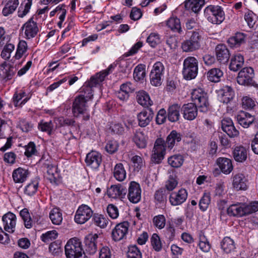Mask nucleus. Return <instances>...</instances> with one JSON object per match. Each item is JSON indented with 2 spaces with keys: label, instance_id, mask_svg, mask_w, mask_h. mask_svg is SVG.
<instances>
[{
  "label": "nucleus",
  "instance_id": "obj_20",
  "mask_svg": "<svg viewBox=\"0 0 258 258\" xmlns=\"http://www.w3.org/2000/svg\"><path fill=\"white\" fill-rule=\"evenodd\" d=\"M238 123L244 128H247L254 120V117L248 112L241 111L236 116Z\"/></svg>",
  "mask_w": 258,
  "mask_h": 258
},
{
  "label": "nucleus",
  "instance_id": "obj_15",
  "mask_svg": "<svg viewBox=\"0 0 258 258\" xmlns=\"http://www.w3.org/2000/svg\"><path fill=\"white\" fill-rule=\"evenodd\" d=\"M16 216L11 212L4 214L2 217V221L4 229L9 233H13L16 228Z\"/></svg>",
  "mask_w": 258,
  "mask_h": 258
},
{
  "label": "nucleus",
  "instance_id": "obj_49",
  "mask_svg": "<svg viewBox=\"0 0 258 258\" xmlns=\"http://www.w3.org/2000/svg\"><path fill=\"white\" fill-rule=\"evenodd\" d=\"M200 47V42L191 41L189 39L184 41L181 46L183 51L185 52L193 51L199 49Z\"/></svg>",
  "mask_w": 258,
  "mask_h": 258
},
{
  "label": "nucleus",
  "instance_id": "obj_53",
  "mask_svg": "<svg viewBox=\"0 0 258 258\" xmlns=\"http://www.w3.org/2000/svg\"><path fill=\"white\" fill-rule=\"evenodd\" d=\"M15 49V45L11 43L7 44L4 46L1 53V56L5 60H8L10 58L11 53Z\"/></svg>",
  "mask_w": 258,
  "mask_h": 258
},
{
  "label": "nucleus",
  "instance_id": "obj_50",
  "mask_svg": "<svg viewBox=\"0 0 258 258\" xmlns=\"http://www.w3.org/2000/svg\"><path fill=\"white\" fill-rule=\"evenodd\" d=\"M32 4V0H25L19 8L18 16L19 17L23 18L30 11Z\"/></svg>",
  "mask_w": 258,
  "mask_h": 258
},
{
  "label": "nucleus",
  "instance_id": "obj_13",
  "mask_svg": "<svg viewBox=\"0 0 258 258\" xmlns=\"http://www.w3.org/2000/svg\"><path fill=\"white\" fill-rule=\"evenodd\" d=\"M253 77V69L250 67L244 68L239 72L237 82L240 85L247 86L252 83Z\"/></svg>",
  "mask_w": 258,
  "mask_h": 258
},
{
  "label": "nucleus",
  "instance_id": "obj_17",
  "mask_svg": "<svg viewBox=\"0 0 258 258\" xmlns=\"http://www.w3.org/2000/svg\"><path fill=\"white\" fill-rule=\"evenodd\" d=\"M85 162L88 166L97 169L102 162V156L98 152L93 151L87 154Z\"/></svg>",
  "mask_w": 258,
  "mask_h": 258
},
{
  "label": "nucleus",
  "instance_id": "obj_12",
  "mask_svg": "<svg viewBox=\"0 0 258 258\" xmlns=\"http://www.w3.org/2000/svg\"><path fill=\"white\" fill-rule=\"evenodd\" d=\"M21 30L24 34V37L27 39L35 37L39 31L37 23L34 22L32 18L23 25Z\"/></svg>",
  "mask_w": 258,
  "mask_h": 258
},
{
  "label": "nucleus",
  "instance_id": "obj_42",
  "mask_svg": "<svg viewBox=\"0 0 258 258\" xmlns=\"http://www.w3.org/2000/svg\"><path fill=\"white\" fill-rule=\"evenodd\" d=\"M39 181L35 179L28 183L24 188V194L28 196H34L37 192L38 188Z\"/></svg>",
  "mask_w": 258,
  "mask_h": 258
},
{
  "label": "nucleus",
  "instance_id": "obj_44",
  "mask_svg": "<svg viewBox=\"0 0 258 258\" xmlns=\"http://www.w3.org/2000/svg\"><path fill=\"white\" fill-rule=\"evenodd\" d=\"M184 160V157L182 155L175 154L168 158V163L172 167L178 168L182 166Z\"/></svg>",
  "mask_w": 258,
  "mask_h": 258
},
{
  "label": "nucleus",
  "instance_id": "obj_39",
  "mask_svg": "<svg viewBox=\"0 0 258 258\" xmlns=\"http://www.w3.org/2000/svg\"><path fill=\"white\" fill-rule=\"evenodd\" d=\"M223 72L218 68H213L210 70L207 73L208 80L212 82H219L223 77Z\"/></svg>",
  "mask_w": 258,
  "mask_h": 258
},
{
  "label": "nucleus",
  "instance_id": "obj_38",
  "mask_svg": "<svg viewBox=\"0 0 258 258\" xmlns=\"http://www.w3.org/2000/svg\"><path fill=\"white\" fill-rule=\"evenodd\" d=\"M126 171L122 163L116 164L114 167L113 176L118 181H122L126 178Z\"/></svg>",
  "mask_w": 258,
  "mask_h": 258
},
{
  "label": "nucleus",
  "instance_id": "obj_35",
  "mask_svg": "<svg viewBox=\"0 0 258 258\" xmlns=\"http://www.w3.org/2000/svg\"><path fill=\"white\" fill-rule=\"evenodd\" d=\"M97 238V236L95 235L85 239L86 250L89 254H93L96 252L97 245L96 240Z\"/></svg>",
  "mask_w": 258,
  "mask_h": 258
},
{
  "label": "nucleus",
  "instance_id": "obj_46",
  "mask_svg": "<svg viewBox=\"0 0 258 258\" xmlns=\"http://www.w3.org/2000/svg\"><path fill=\"white\" fill-rule=\"evenodd\" d=\"M93 219L95 225L101 228H106L110 221L108 218L103 215L98 214H95Z\"/></svg>",
  "mask_w": 258,
  "mask_h": 258
},
{
  "label": "nucleus",
  "instance_id": "obj_24",
  "mask_svg": "<svg viewBox=\"0 0 258 258\" xmlns=\"http://www.w3.org/2000/svg\"><path fill=\"white\" fill-rule=\"evenodd\" d=\"M216 163L222 173L229 174L233 169L232 161L225 157H219L216 160Z\"/></svg>",
  "mask_w": 258,
  "mask_h": 258
},
{
  "label": "nucleus",
  "instance_id": "obj_25",
  "mask_svg": "<svg viewBox=\"0 0 258 258\" xmlns=\"http://www.w3.org/2000/svg\"><path fill=\"white\" fill-rule=\"evenodd\" d=\"M29 172L27 169L19 167L15 169L12 173V177L15 183H23L28 178Z\"/></svg>",
  "mask_w": 258,
  "mask_h": 258
},
{
  "label": "nucleus",
  "instance_id": "obj_41",
  "mask_svg": "<svg viewBox=\"0 0 258 258\" xmlns=\"http://www.w3.org/2000/svg\"><path fill=\"white\" fill-rule=\"evenodd\" d=\"M166 25L173 32L180 33L182 31L180 20L177 17H172L169 18L167 21Z\"/></svg>",
  "mask_w": 258,
  "mask_h": 258
},
{
  "label": "nucleus",
  "instance_id": "obj_48",
  "mask_svg": "<svg viewBox=\"0 0 258 258\" xmlns=\"http://www.w3.org/2000/svg\"><path fill=\"white\" fill-rule=\"evenodd\" d=\"M28 49L27 42L25 40H20L17 45V48L14 58L16 59H19L25 54Z\"/></svg>",
  "mask_w": 258,
  "mask_h": 258
},
{
  "label": "nucleus",
  "instance_id": "obj_47",
  "mask_svg": "<svg viewBox=\"0 0 258 258\" xmlns=\"http://www.w3.org/2000/svg\"><path fill=\"white\" fill-rule=\"evenodd\" d=\"M134 78L136 81L143 80L146 76L145 66L139 64L134 69Z\"/></svg>",
  "mask_w": 258,
  "mask_h": 258
},
{
  "label": "nucleus",
  "instance_id": "obj_9",
  "mask_svg": "<svg viewBox=\"0 0 258 258\" xmlns=\"http://www.w3.org/2000/svg\"><path fill=\"white\" fill-rule=\"evenodd\" d=\"M92 215L91 208L87 205L83 204L77 210L74 220L77 223L82 224L88 221Z\"/></svg>",
  "mask_w": 258,
  "mask_h": 258
},
{
  "label": "nucleus",
  "instance_id": "obj_62",
  "mask_svg": "<svg viewBox=\"0 0 258 258\" xmlns=\"http://www.w3.org/2000/svg\"><path fill=\"white\" fill-rule=\"evenodd\" d=\"M200 248L204 252H208L211 248V245L207 239L204 236H201L199 243Z\"/></svg>",
  "mask_w": 258,
  "mask_h": 258
},
{
  "label": "nucleus",
  "instance_id": "obj_18",
  "mask_svg": "<svg viewBox=\"0 0 258 258\" xmlns=\"http://www.w3.org/2000/svg\"><path fill=\"white\" fill-rule=\"evenodd\" d=\"M198 106L193 103L184 104L181 108L183 116L184 119L192 120L198 115Z\"/></svg>",
  "mask_w": 258,
  "mask_h": 258
},
{
  "label": "nucleus",
  "instance_id": "obj_37",
  "mask_svg": "<svg viewBox=\"0 0 258 258\" xmlns=\"http://www.w3.org/2000/svg\"><path fill=\"white\" fill-rule=\"evenodd\" d=\"M26 92L23 90L16 91L13 97V102L15 107H21L23 105L25 104L29 100L28 98H24L21 102L20 100L26 96Z\"/></svg>",
  "mask_w": 258,
  "mask_h": 258
},
{
  "label": "nucleus",
  "instance_id": "obj_56",
  "mask_svg": "<svg viewBox=\"0 0 258 258\" xmlns=\"http://www.w3.org/2000/svg\"><path fill=\"white\" fill-rule=\"evenodd\" d=\"M20 215L24 221L25 227L30 228L32 226V221L27 209H24L20 212Z\"/></svg>",
  "mask_w": 258,
  "mask_h": 258
},
{
  "label": "nucleus",
  "instance_id": "obj_45",
  "mask_svg": "<svg viewBox=\"0 0 258 258\" xmlns=\"http://www.w3.org/2000/svg\"><path fill=\"white\" fill-rule=\"evenodd\" d=\"M49 218L54 225H60L62 221V214L58 208H53L50 211Z\"/></svg>",
  "mask_w": 258,
  "mask_h": 258
},
{
  "label": "nucleus",
  "instance_id": "obj_40",
  "mask_svg": "<svg viewBox=\"0 0 258 258\" xmlns=\"http://www.w3.org/2000/svg\"><path fill=\"white\" fill-rule=\"evenodd\" d=\"M221 247L226 253H230L235 248V243L233 239L229 237H225L221 242Z\"/></svg>",
  "mask_w": 258,
  "mask_h": 258
},
{
  "label": "nucleus",
  "instance_id": "obj_1",
  "mask_svg": "<svg viewBox=\"0 0 258 258\" xmlns=\"http://www.w3.org/2000/svg\"><path fill=\"white\" fill-rule=\"evenodd\" d=\"M80 90V94L76 97L72 105V112L75 117L85 113L88 110L87 103L93 96V89L87 86H83Z\"/></svg>",
  "mask_w": 258,
  "mask_h": 258
},
{
  "label": "nucleus",
  "instance_id": "obj_54",
  "mask_svg": "<svg viewBox=\"0 0 258 258\" xmlns=\"http://www.w3.org/2000/svg\"><path fill=\"white\" fill-rule=\"evenodd\" d=\"M58 233L57 231L53 230L43 233L41 236V239L44 242L48 243L56 239Z\"/></svg>",
  "mask_w": 258,
  "mask_h": 258
},
{
  "label": "nucleus",
  "instance_id": "obj_59",
  "mask_svg": "<svg viewBox=\"0 0 258 258\" xmlns=\"http://www.w3.org/2000/svg\"><path fill=\"white\" fill-rule=\"evenodd\" d=\"M108 216L112 219H116L119 217V210L118 208L113 204H109L106 208Z\"/></svg>",
  "mask_w": 258,
  "mask_h": 258
},
{
  "label": "nucleus",
  "instance_id": "obj_51",
  "mask_svg": "<svg viewBox=\"0 0 258 258\" xmlns=\"http://www.w3.org/2000/svg\"><path fill=\"white\" fill-rule=\"evenodd\" d=\"M146 41L151 47L154 48L161 43V37L158 33L153 32L147 37Z\"/></svg>",
  "mask_w": 258,
  "mask_h": 258
},
{
  "label": "nucleus",
  "instance_id": "obj_30",
  "mask_svg": "<svg viewBox=\"0 0 258 258\" xmlns=\"http://www.w3.org/2000/svg\"><path fill=\"white\" fill-rule=\"evenodd\" d=\"M136 99L139 104L145 107H149L153 105L149 94L144 91H140L137 95Z\"/></svg>",
  "mask_w": 258,
  "mask_h": 258
},
{
  "label": "nucleus",
  "instance_id": "obj_61",
  "mask_svg": "<svg viewBox=\"0 0 258 258\" xmlns=\"http://www.w3.org/2000/svg\"><path fill=\"white\" fill-rule=\"evenodd\" d=\"M155 200L159 203H164L166 201V191L164 189L160 188L156 190L154 194Z\"/></svg>",
  "mask_w": 258,
  "mask_h": 258
},
{
  "label": "nucleus",
  "instance_id": "obj_60",
  "mask_svg": "<svg viewBox=\"0 0 258 258\" xmlns=\"http://www.w3.org/2000/svg\"><path fill=\"white\" fill-rule=\"evenodd\" d=\"M178 181L176 176L170 175L165 183V187L168 191H172L177 186Z\"/></svg>",
  "mask_w": 258,
  "mask_h": 258
},
{
  "label": "nucleus",
  "instance_id": "obj_55",
  "mask_svg": "<svg viewBox=\"0 0 258 258\" xmlns=\"http://www.w3.org/2000/svg\"><path fill=\"white\" fill-rule=\"evenodd\" d=\"M127 258H142V253L136 245H131L128 248Z\"/></svg>",
  "mask_w": 258,
  "mask_h": 258
},
{
  "label": "nucleus",
  "instance_id": "obj_10",
  "mask_svg": "<svg viewBox=\"0 0 258 258\" xmlns=\"http://www.w3.org/2000/svg\"><path fill=\"white\" fill-rule=\"evenodd\" d=\"M142 189L140 184L136 181L130 182L128 187L127 198L134 204L139 203L141 199Z\"/></svg>",
  "mask_w": 258,
  "mask_h": 258
},
{
  "label": "nucleus",
  "instance_id": "obj_34",
  "mask_svg": "<svg viewBox=\"0 0 258 258\" xmlns=\"http://www.w3.org/2000/svg\"><path fill=\"white\" fill-rule=\"evenodd\" d=\"M204 4L205 0H188L185 3V7L187 9L198 13Z\"/></svg>",
  "mask_w": 258,
  "mask_h": 258
},
{
  "label": "nucleus",
  "instance_id": "obj_6",
  "mask_svg": "<svg viewBox=\"0 0 258 258\" xmlns=\"http://www.w3.org/2000/svg\"><path fill=\"white\" fill-rule=\"evenodd\" d=\"M192 100L198 106L201 112H206L208 110L209 103L207 94L203 89H195L191 93Z\"/></svg>",
  "mask_w": 258,
  "mask_h": 258
},
{
  "label": "nucleus",
  "instance_id": "obj_22",
  "mask_svg": "<svg viewBox=\"0 0 258 258\" xmlns=\"http://www.w3.org/2000/svg\"><path fill=\"white\" fill-rule=\"evenodd\" d=\"M153 112L151 109L143 110L138 113L137 118L139 125L141 127H145L148 125L153 117Z\"/></svg>",
  "mask_w": 258,
  "mask_h": 258
},
{
  "label": "nucleus",
  "instance_id": "obj_5",
  "mask_svg": "<svg viewBox=\"0 0 258 258\" xmlns=\"http://www.w3.org/2000/svg\"><path fill=\"white\" fill-rule=\"evenodd\" d=\"M199 62L197 58L194 56L186 57L183 62L182 71L183 78L186 80L195 79L198 73Z\"/></svg>",
  "mask_w": 258,
  "mask_h": 258
},
{
  "label": "nucleus",
  "instance_id": "obj_4",
  "mask_svg": "<svg viewBox=\"0 0 258 258\" xmlns=\"http://www.w3.org/2000/svg\"><path fill=\"white\" fill-rule=\"evenodd\" d=\"M204 16L208 21L213 24L219 25L225 20L223 9L218 5H209L204 10Z\"/></svg>",
  "mask_w": 258,
  "mask_h": 258
},
{
  "label": "nucleus",
  "instance_id": "obj_11",
  "mask_svg": "<svg viewBox=\"0 0 258 258\" xmlns=\"http://www.w3.org/2000/svg\"><path fill=\"white\" fill-rule=\"evenodd\" d=\"M130 223L123 221L116 225L112 231V239L115 241H120L124 238L128 233Z\"/></svg>",
  "mask_w": 258,
  "mask_h": 258
},
{
  "label": "nucleus",
  "instance_id": "obj_8",
  "mask_svg": "<svg viewBox=\"0 0 258 258\" xmlns=\"http://www.w3.org/2000/svg\"><path fill=\"white\" fill-rule=\"evenodd\" d=\"M165 141L161 138L156 140L152 154V161L157 164L160 163L165 155Z\"/></svg>",
  "mask_w": 258,
  "mask_h": 258
},
{
  "label": "nucleus",
  "instance_id": "obj_43",
  "mask_svg": "<svg viewBox=\"0 0 258 258\" xmlns=\"http://www.w3.org/2000/svg\"><path fill=\"white\" fill-rule=\"evenodd\" d=\"M19 4L18 0H9L3 10V14L5 16H7L13 13L17 8Z\"/></svg>",
  "mask_w": 258,
  "mask_h": 258
},
{
  "label": "nucleus",
  "instance_id": "obj_7",
  "mask_svg": "<svg viewBox=\"0 0 258 258\" xmlns=\"http://www.w3.org/2000/svg\"><path fill=\"white\" fill-rule=\"evenodd\" d=\"M113 70V64L109 65L106 69L100 71L92 76L89 81L85 82L83 86H87L92 89L93 87L100 85L105 80L106 77L111 74Z\"/></svg>",
  "mask_w": 258,
  "mask_h": 258
},
{
  "label": "nucleus",
  "instance_id": "obj_32",
  "mask_svg": "<svg viewBox=\"0 0 258 258\" xmlns=\"http://www.w3.org/2000/svg\"><path fill=\"white\" fill-rule=\"evenodd\" d=\"M243 63V56L240 54H237L231 58L229 69L231 71L236 72L242 67Z\"/></svg>",
  "mask_w": 258,
  "mask_h": 258
},
{
  "label": "nucleus",
  "instance_id": "obj_52",
  "mask_svg": "<svg viewBox=\"0 0 258 258\" xmlns=\"http://www.w3.org/2000/svg\"><path fill=\"white\" fill-rule=\"evenodd\" d=\"M211 203V197L209 193L205 192L203 194L199 201V207L201 211H206Z\"/></svg>",
  "mask_w": 258,
  "mask_h": 258
},
{
  "label": "nucleus",
  "instance_id": "obj_64",
  "mask_svg": "<svg viewBox=\"0 0 258 258\" xmlns=\"http://www.w3.org/2000/svg\"><path fill=\"white\" fill-rule=\"evenodd\" d=\"M118 148V144L114 140L109 141L105 146L106 151L110 154H113L116 152Z\"/></svg>",
  "mask_w": 258,
  "mask_h": 258
},
{
  "label": "nucleus",
  "instance_id": "obj_16",
  "mask_svg": "<svg viewBox=\"0 0 258 258\" xmlns=\"http://www.w3.org/2000/svg\"><path fill=\"white\" fill-rule=\"evenodd\" d=\"M217 94L218 99L225 104L231 103L235 96L233 89L228 86H224L218 90Z\"/></svg>",
  "mask_w": 258,
  "mask_h": 258
},
{
  "label": "nucleus",
  "instance_id": "obj_31",
  "mask_svg": "<svg viewBox=\"0 0 258 258\" xmlns=\"http://www.w3.org/2000/svg\"><path fill=\"white\" fill-rule=\"evenodd\" d=\"M245 35L243 33L237 32L234 36L231 37L227 40V43L230 47H236L244 43Z\"/></svg>",
  "mask_w": 258,
  "mask_h": 258
},
{
  "label": "nucleus",
  "instance_id": "obj_26",
  "mask_svg": "<svg viewBox=\"0 0 258 258\" xmlns=\"http://www.w3.org/2000/svg\"><path fill=\"white\" fill-rule=\"evenodd\" d=\"M148 137L140 129L137 130L133 136V140L139 148H145L147 144Z\"/></svg>",
  "mask_w": 258,
  "mask_h": 258
},
{
  "label": "nucleus",
  "instance_id": "obj_19",
  "mask_svg": "<svg viewBox=\"0 0 258 258\" xmlns=\"http://www.w3.org/2000/svg\"><path fill=\"white\" fill-rule=\"evenodd\" d=\"M181 135L175 130L172 131L166 138L165 141V148L171 150L175 146H177L181 140Z\"/></svg>",
  "mask_w": 258,
  "mask_h": 258
},
{
  "label": "nucleus",
  "instance_id": "obj_27",
  "mask_svg": "<svg viewBox=\"0 0 258 258\" xmlns=\"http://www.w3.org/2000/svg\"><path fill=\"white\" fill-rule=\"evenodd\" d=\"M247 153L246 148L242 146H237L233 149L232 154L236 161L243 162L247 159Z\"/></svg>",
  "mask_w": 258,
  "mask_h": 258
},
{
  "label": "nucleus",
  "instance_id": "obj_29",
  "mask_svg": "<svg viewBox=\"0 0 258 258\" xmlns=\"http://www.w3.org/2000/svg\"><path fill=\"white\" fill-rule=\"evenodd\" d=\"M181 110L180 106L175 103L170 105L168 109L167 117L171 122H175L179 120L180 117V111Z\"/></svg>",
  "mask_w": 258,
  "mask_h": 258
},
{
  "label": "nucleus",
  "instance_id": "obj_2",
  "mask_svg": "<svg viewBox=\"0 0 258 258\" xmlns=\"http://www.w3.org/2000/svg\"><path fill=\"white\" fill-rule=\"evenodd\" d=\"M258 211V202L254 201L248 204L237 202L231 205L227 210L228 215L242 217Z\"/></svg>",
  "mask_w": 258,
  "mask_h": 258
},
{
  "label": "nucleus",
  "instance_id": "obj_21",
  "mask_svg": "<svg viewBox=\"0 0 258 258\" xmlns=\"http://www.w3.org/2000/svg\"><path fill=\"white\" fill-rule=\"evenodd\" d=\"M216 55L218 61L221 63H226L230 57L229 50L223 44L218 45L216 47Z\"/></svg>",
  "mask_w": 258,
  "mask_h": 258
},
{
  "label": "nucleus",
  "instance_id": "obj_58",
  "mask_svg": "<svg viewBox=\"0 0 258 258\" xmlns=\"http://www.w3.org/2000/svg\"><path fill=\"white\" fill-rule=\"evenodd\" d=\"M244 20L250 28H253L256 22V16L253 12L248 11L244 15Z\"/></svg>",
  "mask_w": 258,
  "mask_h": 258
},
{
  "label": "nucleus",
  "instance_id": "obj_28",
  "mask_svg": "<svg viewBox=\"0 0 258 258\" xmlns=\"http://www.w3.org/2000/svg\"><path fill=\"white\" fill-rule=\"evenodd\" d=\"M125 193V189L120 184L112 185L107 189V195L113 199L122 197Z\"/></svg>",
  "mask_w": 258,
  "mask_h": 258
},
{
  "label": "nucleus",
  "instance_id": "obj_14",
  "mask_svg": "<svg viewBox=\"0 0 258 258\" xmlns=\"http://www.w3.org/2000/svg\"><path fill=\"white\" fill-rule=\"evenodd\" d=\"M188 196V192L185 188H181L177 191H172L169 196V200L173 206H179L184 203Z\"/></svg>",
  "mask_w": 258,
  "mask_h": 258
},
{
  "label": "nucleus",
  "instance_id": "obj_3",
  "mask_svg": "<svg viewBox=\"0 0 258 258\" xmlns=\"http://www.w3.org/2000/svg\"><path fill=\"white\" fill-rule=\"evenodd\" d=\"M65 254L67 258H88L83 248L79 239L73 238L68 241L64 247Z\"/></svg>",
  "mask_w": 258,
  "mask_h": 258
},
{
  "label": "nucleus",
  "instance_id": "obj_23",
  "mask_svg": "<svg viewBox=\"0 0 258 258\" xmlns=\"http://www.w3.org/2000/svg\"><path fill=\"white\" fill-rule=\"evenodd\" d=\"M247 181L244 174L237 173L233 177L232 185L237 190H245L247 188Z\"/></svg>",
  "mask_w": 258,
  "mask_h": 258
},
{
  "label": "nucleus",
  "instance_id": "obj_63",
  "mask_svg": "<svg viewBox=\"0 0 258 258\" xmlns=\"http://www.w3.org/2000/svg\"><path fill=\"white\" fill-rule=\"evenodd\" d=\"M166 219L162 215L155 216L153 219V223L155 226L159 229H162L165 225Z\"/></svg>",
  "mask_w": 258,
  "mask_h": 258
},
{
  "label": "nucleus",
  "instance_id": "obj_33",
  "mask_svg": "<svg viewBox=\"0 0 258 258\" xmlns=\"http://www.w3.org/2000/svg\"><path fill=\"white\" fill-rule=\"evenodd\" d=\"M53 121L55 124L56 128L64 126H74L75 125L74 119L63 116L54 117Z\"/></svg>",
  "mask_w": 258,
  "mask_h": 258
},
{
  "label": "nucleus",
  "instance_id": "obj_36",
  "mask_svg": "<svg viewBox=\"0 0 258 258\" xmlns=\"http://www.w3.org/2000/svg\"><path fill=\"white\" fill-rule=\"evenodd\" d=\"M59 175L57 172V168L52 165H48L47 170V178L52 184H57Z\"/></svg>",
  "mask_w": 258,
  "mask_h": 258
},
{
  "label": "nucleus",
  "instance_id": "obj_57",
  "mask_svg": "<svg viewBox=\"0 0 258 258\" xmlns=\"http://www.w3.org/2000/svg\"><path fill=\"white\" fill-rule=\"evenodd\" d=\"M38 127L41 131L47 132L50 135L53 130V124L51 120L48 122H45L42 120L39 123Z\"/></svg>",
  "mask_w": 258,
  "mask_h": 258
}]
</instances>
